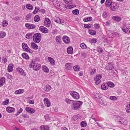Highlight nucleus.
I'll return each mask as SVG.
<instances>
[{
  "instance_id": "412c9836",
  "label": "nucleus",
  "mask_w": 130,
  "mask_h": 130,
  "mask_svg": "<svg viewBox=\"0 0 130 130\" xmlns=\"http://www.w3.org/2000/svg\"><path fill=\"white\" fill-rule=\"evenodd\" d=\"M41 65L40 64H37L33 68V69L35 71H37L40 69Z\"/></svg>"
},
{
  "instance_id": "7c9ffc66",
  "label": "nucleus",
  "mask_w": 130,
  "mask_h": 130,
  "mask_svg": "<svg viewBox=\"0 0 130 130\" xmlns=\"http://www.w3.org/2000/svg\"><path fill=\"white\" fill-rule=\"evenodd\" d=\"M93 98L95 100L98 99L99 98V94L96 92H94L93 93Z\"/></svg>"
},
{
  "instance_id": "6ab92c4d",
  "label": "nucleus",
  "mask_w": 130,
  "mask_h": 130,
  "mask_svg": "<svg viewBox=\"0 0 130 130\" xmlns=\"http://www.w3.org/2000/svg\"><path fill=\"white\" fill-rule=\"evenodd\" d=\"M6 110L7 112L11 113L14 111L15 109L13 107H8L6 108Z\"/></svg>"
},
{
  "instance_id": "e433bc0d",
  "label": "nucleus",
  "mask_w": 130,
  "mask_h": 130,
  "mask_svg": "<svg viewBox=\"0 0 130 130\" xmlns=\"http://www.w3.org/2000/svg\"><path fill=\"white\" fill-rule=\"evenodd\" d=\"M40 18L38 15H36L34 18V21L35 22H38L40 20Z\"/></svg>"
},
{
  "instance_id": "338daca9",
  "label": "nucleus",
  "mask_w": 130,
  "mask_h": 130,
  "mask_svg": "<svg viewBox=\"0 0 130 130\" xmlns=\"http://www.w3.org/2000/svg\"><path fill=\"white\" fill-rule=\"evenodd\" d=\"M63 1L66 3L67 4L70 3H71V1H70V0H63Z\"/></svg>"
},
{
  "instance_id": "c03bdc74",
  "label": "nucleus",
  "mask_w": 130,
  "mask_h": 130,
  "mask_svg": "<svg viewBox=\"0 0 130 130\" xmlns=\"http://www.w3.org/2000/svg\"><path fill=\"white\" fill-rule=\"evenodd\" d=\"M6 35L5 32H0V38H3Z\"/></svg>"
},
{
  "instance_id": "c85d7f7f",
  "label": "nucleus",
  "mask_w": 130,
  "mask_h": 130,
  "mask_svg": "<svg viewBox=\"0 0 130 130\" xmlns=\"http://www.w3.org/2000/svg\"><path fill=\"white\" fill-rule=\"evenodd\" d=\"M51 89V86L49 85H47L45 86L44 88V90L46 92H47L50 91Z\"/></svg>"
},
{
  "instance_id": "58836bf2",
  "label": "nucleus",
  "mask_w": 130,
  "mask_h": 130,
  "mask_svg": "<svg viewBox=\"0 0 130 130\" xmlns=\"http://www.w3.org/2000/svg\"><path fill=\"white\" fill-rule=\"evenodd\" d=\"M55 39L57 43H59L60 42V41L61 39V37L60 36H58L56 37Z\"/></svg>"
},
{
  "instance_id": "13d9d810",
  "label": "nucleus",
  "mask_w": 130,
  "mask_h": 130,
  "mask_svg": "<svg viewBox=\"0 0 130 130\" xmlns=\"http://www.w3.org/2000/svg\"><path fill=\"white\" fill-rule=\"evenodd\" d=\"M24 51L30 53H31L32 52V50L30 49L28 47H26V48L25 49Z\"/></svg>"
},
{
  "instance_id": "a19ab883",
  "label": "nucleus",
  "mask_w": 130,
  "mask_h": 130,
  "mask_svg": "<svg viewBox=\"0 0 130 130\" xmlns=\"http://www.w3.org/2000/svg\"><path fill=\"white\" fill-rule=\"evenodd\" d=\"M73 69L74 70L76 71H78L80 70V68L78 65L74 66Z\"/></svg>"
},
{
  "instance_id": "f03ea898",
  "label": "nucleus",
  "mask_w": 130,
  "mask_h": 130,
  "mask_svg": "<svg viewBox=\"0 0 130 130\" xmlns=\"http://www.w3.org/2000/svg\"><path fill=\"white\" fill-rule=\"evenodd\" d=\"M34 42L36 43H39L41 40V34L39 33L35 34L32 37Z\"/></svg>"
},
{
  "instance_id": "680f3d73",
  "label": "nucleus",
  "mask_w": 130,
  "mask_h": 130,
  "mask_svg": "<svg viewBox=\"0 0 130 130\" xmlns=\"http://www.w3.org/2000/svg\"><path fill=\"white\" fill-rule=\"evenodd\" d=\"M109 99L111 100H115L117 99V98L114 96H111L109 97Z\"/></svg>"
},
{
  "instance_id": "1a4fd4ad",
  "label": "nucleus",
  "mask_w": 130,
  "mask_h": 130,
  "mask_svg": "<svg viewBox=\"0 0 130 130\" xmlns=\"http://www.w3.org/2000/svg\"><path fill=\"white\" fill-rule=\"evenodd\" d=\"M25 110L27 112L30 113H33L35 112V110L33 108L29 107H26L25 108Z\"/></svg>"
},
{
  "instance_id": "49530a36",
  "label": "nucleus",
  "mask_w": 130,
  "mask_h": 130,
  "mask_svg": "<svg viewBox=\"0 0 130 130\" xmlns=\"http://www.w3.org/2000/svg\"><path fill=\"white\" fill-rule=\"evenodd\" d=\"M43 70L45 72H48L49 71V70L48 68L45 66H42Z\"/></svg>"
},
{
  "instance_id": "aec40b11",
  "label": "nucleus",
  "mask_w": 130,
  "mask_h": 130,
  "mask_svg": "<svg viewBox=\"0 0 130 130\" xmlns=\"http://www.w3.org/2000/svg\"><path fill=\"white\" fill-rule=\"evenodd\" d=\"M5 82V78L3 77L0 79V87H1L3 86Z\"/></svg>"
},
{
  "instance_id": "6e6552de",
  "label": "nucleus",
  "mask_w": 130,
  "mask_h": 130,
  "mask_svg": "<svg viewBox=\"0 0 130 130\" xmlns=\"http://www.w3.org/2000/svg\"><path fill=\"white\" fill-rule=\"evenodd\" d=\"M39 29L41 32L43 33H47L48 32V30L47 28L42 26H40Z\"/></svg>"
},
{
  "instance_id": "20e7f679",
  "label": "nucleus",
  "mask_w": 130,
  "mask_h": 130,
  "mask_svg": "<svg viewBox=\"0 0 130 130\" xmlns=\"http://www.w3.org/2000/svg\"><path fill=\"white\" fill-rule=\"evenodd\" d=\"M102 77V75L101 74H98L95 78H94V79L95 81V83L98 85L101 82L100 79Z\"/></svg>"
},
{
  "instance_id": "c9c22d12",
  "label": "nucleus",
  "mask_w": 130,
  "mask_h": 130,
  "mask_svg": "<svg viewBox=\"0 0 130 130\" xmlns=\"http://www.w3.org/2000/svg\"><path fill=\"white\" fill-rule=\"evenodd\" d=\"M88 31L89 33L91 35H94L96 34V32L95 30L89 29Z\"/></svg>"
},
{
  "instance_id": "2f4dec72",
  "label": "nucleus",
  "mask_w": 130,
  "mask_h": 130,
  "mask_svg": "<svg viewBox=\"0 0 130 130\" xmlns=\"http://www.w3.org/2000/svg\"><path fill=\"white\" fill-rule=\"evenodd\" d=\"M110 0H107L105 2V5L108 7L110 6L113 3Z\"/></svg>"
},
{
  "instance_id": "09e8293b",
  "label": "nucleus",
  "mask_w": 130,
  "mask_h": 130,
  "mask_svg": "<svg viewBox=\"0 0 130 130\" xmlns=\"http://www.w3.org/2000/svg\"><path fill=\"white\" fill-rule=\"evenodd\" d=\"M8 25V22L6 20H4L3 22L2 25L3 27H5Z\"/></svg>"
},
{
  "instance_id": "f704fd0d",
  "label": "nucleus",
  "mask_w": 130,
  "mask_h": 130,
  "mask_svg": "<svg viewBox=\"0 0 130 130\" xmlns=\"http://www.w3.org/2000/svg\"><path fill=\"white\" fill-rule=\"evenodd\" d=\"M33 34V33H29L27 34L26 35V38L27 39L31 38Z\"/></svg>"
},
{
  "instance_id": "473e14b6",
  "label": "nucleus",
  "mask_w": 130,
  "mask_h": 130,
  "mask_svg": "<svg viewBox=\"0 0 130 130\" xmlns=\"http://www.w3.org/2000/svg\"><path fill=\"white\" fill-rule=\"evenodd\" d=\"M22 56L24 58L26 59H28L29 58V57L27 53H23L22 54Z\"/></svg>"
},
{
  "instance_id": "393cba45",
  "label": "nucleus",
  "mask_w": 130,
  "mask_h": 130,
  "mask_svg": "<svg viewBox=\"0 0 130 130\" xmlns=\"http://www.w3.org/2000/svg\"><path fill=\"white\" fill-rule=\"evenodd\" d=\"M67 52L69 54H72L73 52V48L72 47L70 46L67 49Z\"/></svg>"
},
{
  "instance_id": "5fc2aeb1",
  "label": "nucleus",
  "mask_w": 130,
  "mask_h": 130,
  "mask_svg": "<svg viewBox=\"0 0 130 130\" xmlns=\"http://www.w3.org/2000/svg\"><path fill=\"white\" fill-rule=\"evenodd\" d=\"M96 70L94 68L92 69L91 71V75L95 73H96Z\"/></svg>"
},
{
  "instance_id": "f3484780",
  "label": "nucleus",
  "mask_w": 130,
  "mask_h": 130,
  "mask_svg": "<svg viewBox=\"0 0 130 130\" xmlns=\"http://www.w3.org/2000/svg\"><path fill=\"white\" fill-rule=\"evenodd\" d=\"M40 128L41 130H49L50 127L48 125H44L40 126Z\"/></svg>"
},
{
  "instance_id": "052dcab7",
  "label": "nucleus",
  "mask_w": 130,
  "mask_h": 130,
  "mask_svg": "<svg viewBox=\"0 0 130 130\" xmlns=\"http://www.w3.org/2000/svg\"><path fill=\"white\" fill-rule=\"evenodd\" d=\"M97 49L98 51L101 53H102L103 52V50L100 47H98Z\"/></svg>"
},
{
  "instance_id": "cd10ccee",
  "label": "nucleus",
  "mask_w": 130,
  "mask_h": 130,
  "mask_svg": "<svg viewBox=\"0 0 130 130\" xmlns=\"http://www.w3.org/2000/svg\"><path fill=\"white\" fill-rule=\"evenodd\" d=\"M101 88L102 90H105L107 89L108 87L107 84H106L105 83H103L101 86Z\"/></svg>"
},
{
  "instance_id": "a211bd4d",
  "label": "nucleus",
  "mask_w": 130,
  "mask_h": 130,
  "mask_svg": "<svg viewBox=\"0 0 130 130\" xmlns=\"http://www.w3.org/2000/svg\"><path fill=\"white\" fill-rule=\"evenodd\" d=\"M72 66L73 64L71 63H67L65 65L66 69L68 70H71L72 69Z\"/></svg>"
},
{
  "instance_id": "e2e57ef3",
  "label": "nucleus",
  "mask_w": 130,
  "mask_h": 130,
  "mask_svg": "<svg viewBox=\"0 0 130 130\" xmlns=\"http://www.w3.org/2000/svg\"><path fill=\"white\" fill-rule=\"evenodd\" d=\"M22 116L25 118H29V116L28 115L26 114H22Z\"/></svg>"
},
{
  "instance_id": "6e6d98bb",
  "label": "nucleus",
  "mask_w": 130,
  "mask_h": 130,
  "mask_svg": "<svg viewBox=\"0 0 130 130\" xmlns=\"http://www.w3.org/2000/svg\"><path fill=\"white\" fill-rule=\"evenodd\" d=\"M31 14L29 13L28 14L26 17L25 19L27 20H29V19H31Z\"/></svg>"
},
{
  "instance_id": "7ed1b4c3",
  "label": "nucleus",
  "mask_w": 130,
  "mask_h": 130,
  "mask_svg": "<svg viewBox=\"0 0 130 130\" xmlns=\"http://www.w3.org/2000/svg\"><path fill=\"white\" fill-rule=\"evenodd\" d=\"M59 9L61 10H65V8L68 9H69L76 6L75 5H66L63 4H59Z\"/></svg>"
},
{
  "instance_id": "bb28decb",
  "label": "nucleus",
  "mask_w": 130,
  "mask_h": 130,
  "mask_svg": "<svg viewBox=\"0 0 130 130\" xmlns=\"http://www.w3.org/2000/svg\"><path fill=\"white\" fill-rule=\"evenodd\" d=\"M48 59L51 65H54L55 64V61L51 57H49L48 58Z\"/></svg>"
},
{
  "instance_id": "5701e85b",
  "label": "nucleus",
  "mask_w": 130,
  "mask_h": 130,
  "mask_svg": "<svg viewBox=\"0 0 130 130\" xmlns=\"http://www.w3.org/2000/svg\"><path fill=\"white\" fill-rule=\"evenodd\" d=\"M24 92V89H21L15 91L14 93L16 94H19L23 93Z\"/></svg>"
},
{
  "instance_id": "9b49d317",
  "label": "nucleus",
  "mask_w": 130,
  "mask_h": 130,
  "mask_svg": "<svg viewBox=\"0 0 130 130\" xmlns=\"http://www.w3.org/2000/svg\"><path fill=\"white\" fill-rule=\"evenodd\" d=\"M44 23L46 26H49L51 23V21L49 19L47 18H45L44 21Z\"/></svg>"
},
{
  "instance_id": "774afa93",
  "label": "nucleus",
  "mask_w": 130,
  "mask_h": 130,
  "mask_svg": "<svg viewBox=\"0 0 130 130\" xmlns=\"http://www.w3.org/2000/svg\"><path fill=\"white\" fill-rule=\"evenodd\" d=\"M29 104H33L34 103V100H29L28 102Z\"/></svg>"
},
{
  "instance_id": "8fccbe9b",
  "label": "nucleus",
  "mask_w": 130,
  "mask_h": 130,
  "mask_svg": "<svg viewBox=\"0 0 130 130\" xmlns=\"http://www.w3.org/2000/svg\"><path fill=\"white\" fill-rule=\"evenodd\" d=\"M72 13L74 15H77L79 13V11L77 9L73 10L72 11Z\"/></svg>"
},
{
  "instance_id": "0e129e2a",
  "label": "nucleus",
  "mask_w": 130,
  "mask_h": 130,
  "mask_svg": "<svg viewBox=\"0 0 130 130\" xmlns=\"http://www.w3.org/2000/svg\"><path fill=\"white\" fill-rule=\"evenodd\" d=\"M94 27L95 28L98 29L99 28L100 26L99 24H94Z\"/></svg>"
},
{
  "instance_id": "0eeeda50",
  "label": "nucleus",
  "mask_w": 130,
  "mask_h": 130,
  "mask_svg": "<svg viewBox=\"0 0 130 130\" xmlns=\"http://www.w3.org/2000/svg\"><path fill=\"white\" fill-rule=\"evenodd\" d=\"M118 4L116 3H113L110 6L111 10L112 11H114L117 10L118 8Z\"/></svg>"
},
{
  "instance_id": "3c124183",
  "label": "nucleus",
  "mask_w": 130,
  "mask_h": 130,
  "mask_svg": "<svg viewBox=\"0 0 130 130\" xmlns=\"http://www.w3.org/2000/svg\"><path fill=\"white\" fill-rule=\"evenodd\" d=\"M28 46L27 44L23 42L22 44V47L24 51L25 49Z\"/></svg>"
},
{
  "instance_id": "f8f14e48",
  "label": "nucleus",
  "mask_w": 130,
  "mask_h": 130,
  "mask_svg": "<svg viewBox=\"0 0 130 130\" xmlns=\"http://www.w3.org/2000/svg\"><path fill=\"white\" fill-rule=\"evenodd\" d=\"M17 71H18L22 75L25 76L26 75V73L24 72L23 70L20 68H18L17 69Z\"/></svg>"
},
{
  "instance_id": "a18cd8bd",
  "label": "nucleus",
  "mask_w": 130,
  "mask_h": 130,
  "mask_svg": "<svg viewBox=\"0 0 130 130\" xmlns=\"http://www.w3.org/2000/svg\"><path fill=\"white\" fill-rule=\"evenodd\" d=\"M107 85L108 87H113L114 86V84L113 83L111 82H108L107 83Z\"/></svg>"
},
{
  "instance_id": "423d86ee",
  "label": "nucleus",
  "mask_w": 130,
  "mask_h": 130,
  "mask_svg": "<svg viewBox=\"0 0 130 130\" xmlns=\"http://www.w3.org/2000/svg\"><path fill=\"white\" fill-rule=\"evenodd\" d=\"M118 122L121 124L126 125L127 123V121L123 117L119 116Z\"/></svg>"
},
{
  "instance_id": "dca6fc26",
  "label": "nucleus",
  "mask_w": 130,
  "mask_h": 130,
  "mask_svg": "<svg viewBox=\"0 0 130 130\" xmlns=\"http://www.w3.org/2000/svg\"><path fill=\"white\" fill-rule=\"evenodd\" d=\"M13 64L12 63L9 64L8 66L7 70L8 72H10L13 70Z\"/></svg>"
},
{
  "instance_id": "b1692460",
  "label": "nucleus",
  "mask_w": 130,
  "mask_h": 130,
  "mask_svg": "<svg viewBox=\"0 0 130 130\" xmlns=\"http://www.w3.org/2000/svg\"><path fill=\"white\" fill-rule=\"evenodd\" d=\"M125 109L126 112L128 113H130V102H128L126 105Z\"/></svg>"
},
{
  "instance_id": "a878e982",
  "label": "nucleus",
  "mask_w": 130,
  "mask_h": 130,
  "mask_svg": "<svg viewBox=\"0 0 130 130\" xmlns=\"http://www.w3.org/2000/svg\"><path fill=\"white\" fill-rule=\"evenodd\" d=\"M54 21L57 23L62 24L64 23V21L63 20H61L60 19L57 17L56 19H55Z\"/></svg>"
},
{
  "instance_id": "ddd939ff",
  "label": "nucleus",
  "mask_w": 130,
  "mask_h": 130,
  "mask_svg": "<svg viewBox=\"0 0 130 130\" xmlns=\"http://www.w3.org/2000/svg\"><path fill=\"white\" fill-rule=\"evenodd\" d=\"M62 39L65 43H69L70 42V40L69 38L66 36H64L62 37Z\"/></svg>"
},
{
  "instance_id": "37998d69",
  "label": "nucleus",
  "mask_w": 130,
  "mask_h": 130,
  "mask_svg": "<svg viewBox=\"0 0 130 130\" xmlns=\"http://www.w3.org/2000/svg\"><path fill=\"white\" fill-rule=\"evenodd\" d=\"M26 7L28 9L31 10L32 9L33 6L32 5L28 4L26 5Z\"/></svg>"
},
{
  "instance_id": "864d4df0",
  "label": "nucleus",
  "mask_w": 130,
  "mask_h": 130,
  "mask_svg": "<svg viewBox=\"0 0 130 130\" xmlns=\"http://www.w3.org/2000/svg\"><path fill=\"white\" fill-rule=\"evenodd\" d=\"M97 41V40L95 38L91 39L90 40V42L91 43H95Z\"/></svg>"
},
{
  "instance_id": "bf43d9fd",
  "label": "nucleus",
  "mask_w": 130,
  "mask_h": 130,
  "mask_svg": "<svg viewBox=\"0 0 130 130\" xmlns=\"http://www.w3.org/2000/svg\"><path fill=\"white\" fill-rule=\"evenodd\" d=\"M23 110L22 108H21L19 110H18L17 112V113L15 114L16 116H17L19 114L21 113L23 111Z\"/></svg>"
},
{
  "instance_id": "603ef678",
  "label": "nucleus",
  "mask_w": 130,
  "mask_h": 130,
  "mask_svg": "<svg viewBox=\"0 0 130 130\" xmlns=\"http://www.w3.org/2000/svg\"><path fill=\"white\" fill-rule=\"evenodd\" d=\"M80 46L83 49H86L87 48V46L84 43H82L80 44Z\"/></svg>"
},
{
  "instance_id": "69168bd1",
  "label": "nucleus",
  "mask_w": 130,
  "mask_h": 130,
  "mask_svg": "<svg viewBox=\"0 0 130 130\" xmlns=\"http://www.w3.org/2000/svg\"><path fill=\"white\" fill-rule=\"evenodd\" d=\"M85 27L87 28H90L91 27V26L90 25H89L88 24H85L84 25Z\"/></svg>"
},
{
  "instance_id": "4c0bfd02",
  "label": "nucleus",
  "mask_w": 130,
  "mask_h": 130,
  "mask_svg": "<svg viewBox=\"0 0 130 130\" xmlns=\"http://www.w3.org/2000/svg\"><path fill=\"white\" fill-rule=\"evenodd\" d=\"M99 102V103L102 105L105 106L107 105L106 102L102 99L100 100Z\"/></svg>"
},
{
  "instance_id": "2eb2a0df",
  "label": "nucleus",
  "mask_w": 130,
  "mask_h": 130,
  "mask_svg": "<svg viewBox=\"0 0 130 130\" xmlns=\"http://www.w3.org/2000/svg\"><path fill=\"white\" fill-rule=\"evenodd\" d=\"M129 28L128 26L125 24L124 25L122 28V30L125 32L126 33L129 30Z\"/></svg>"
},
{
  "instance_id": "4468645a",
  "label": "nucleus",
  "mask_w": 130,
  "mask_h": 130,
  "mask_svg": "<svg viewBox=\"0 0 130 130\" xmlns=\"http://www.w3.org/2000/svg\"><path fill=\"white\" fill-rule=\"evenodd\" d=\"M25 26L28 28L29 29H32L35 28L36 27V26L32 24H30L29 23H27L25 24Z\"/></svg>"
},
{
  "instance_id": "39448f33",
  "label": "nucleus",
  "mask_w": 130,
  "mask_h": 130,
  "mask_svg": "<svg viewBox=\"0 0 130 130\" xmlns=\"http://www.w3.org/2000/svg\"><path fill=\"white\" fill-rule=\"evenodd\" d=\"M70 95L75 99H78L79 98V95L77 92L74 91H72L70 93Z\"/></svg>"
},
{
  "instance_id": "de8ad7c7",
  "label": "nucleus",
  "mask_w": 130,
  "mask_h": 130,
  "mask_svg": "<svg viewBox=\"0 0 130 130\" xmlns=\"http://www.w3.org/2000/svg\"><path fill=\"white\" fill-rule=\"evenodd\" d=\"M80 125L82 127H85L87 125V123L86 122L82 121L80 123Z\"/></svg>"
},
{
  "instance_id": "9d476101",
  "label": "nucleus",
  "mask_w": 130,
  "mask_h": 130,
  "mask_svg": "<svg viewBox=\"0 0 130 130\" xmlns=\"http://www.w3.org/2000/svg\"><path fill=\"white\" fill-rule=\"evenodd\" d=\"M44 104L46 106L49 107L51 105V103L49 100L46 98H45L44 99Z\"/></svg>"
},
{
  "instance_id": "4d7b16f0",
  "label": "nucleus",
  "mask_w": 130,
  "mask_h": 130,
  "mask_svg": "<svg viewBox=\"0 0 130 130\" xmlns=\"http://www.w3.org/2000/svg\"><path fill=\"white\" fill-rule=\"evenodd\" d=\"M9 102V100L8 99H7L6 100L3 102L2 103V104L4 105H6L8 104Z\"/></svg>"
},
{
  "instance_id": "79ce46f5",
  "label": "nucleus",
  "mask_w": 130,
  "mask_h": 130,
  "mask_svg": "<svg viewBox=\"0 0 130 130\" xmlns=\"http://www.w3.org/2000/svg\"><path fill=\"white\" fill-rule=\"evenodd\" d=\"M65 101L67 103L69 104L72 103L73 104L74 102L73 100H70L67 98L65 99Z\"/></svg>"
},
{
  "instance_id": "f257e3e1",
  "label": "nucleus",
  "mask_w": 130,
  "mask_h": 130,
  "mask_svg": "<svg viewBox=\"0 0 130 130\" xmlns=\"http://www.w3.org/2000/svg\"><path fill=\"white\" fill-rule=\"evenodd\" d=\"M82 103V102L80 101H74L71 105V107L74 110H76L80 108Z\"/></svg>"
},
{
  "instance_id": "4be33fe9",
  "label": "nucleus",
  "mask_w": 130,
  "mask_h": 130,
  "mask_svg": "<svg viewBox=\"0 0 130 130\" xmlns=\"http://www.w3.org/2000/svg\"><path fill=\"white\" fill-rule=\"evenodd\" d=\"M113 19L117 22H119L121 20V18L120 17H118L117 16H114L112 17Z\"/></svg>"
},
{
  "instance_id": "c756f323",
  "label": "nucleus",
  "mask_w": 130,
  "mask_h": 130,
  "mask_svg": "<svg viewBox=\"0 0 130 130\" xmlns=\"http://www.w3.org/2000/svg\"><path fill=\"white\" fill-rule=\"evenodd\" d=\"M31 45L32 47L35 50H37L38 49V46L35 43L32 42L31 43Z\"/></svg>"
},
{
  "instance_id": "ea45409f",
  "label": "nucleus",
  "mask_w": 130,
  "mask_h": 130,
  "mask_svg": "<svg viewBox=\"0 0 130 130\" xmlns=\"http://www.w3.org/2000/svg\"><path fill=\"white\" fill-rule=\"evenodd\" d=\"M92 20V18L91 17H87L84 19L83 21L85 22H87L91 21Z\"/></svg>"
},
{
  "instance_id": "72a5a7b5",
  "label": "nucleus",
  "mask_w": 130,
  "mask_h": 130,
  "mask_svg": "<svg viewBox=\"0 0 130 130\" xmlns=\"http://www.w3.org/2000/svg\"><path fill=\"white\" fill-rule=\"evenodd\" d=\"M35 63V61L34 60H32L30 62V64L29 66V67L30 68H33L34 67Z\"/></svg>"
}]
</instances>
